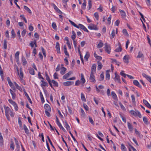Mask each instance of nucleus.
<instances>
[{"instance_id": "1", "label": "nucleus", "mask_w": 151, "mask_h": 151, "mask_svg": "<svg viewBox=\"0 0 151 151\" xmlns=\"http://www.w3.org/2000/svg\"><path fill=\"white\" fill-rule=\"evenodd\" d=\"M5 110V115L8 121H10L9 115L12 117L14 116L15 113L12 112L10 108L8 106H6L5 105L4 106Z\"/></svg>"}, {"instance_id": "25", "label": "nucleus", "mask_w": 151, "mask_h": 151, "mask_svg": "<svg viewBox=\"0 0 151 151\" xmlns=\"http://www.w3.org/2000/svg\"><path fill=\"white\" fill-rule=\"evenodd\" d=\"M111 94L112 98L116 100L117 99V97L114 92V91H112L111 93Z\"/></svg>"}, {"instance_id": "50", "label": "nucleus", "mask_w": 151, "mask_h": 151, "mask_svg": "<svg viewBox=\"0 0 151 151\" xmlns=\"http://www.w3.org/2000/svg\"><path fill=\"white\" fill-rule=\"evenodd\" d=\"M14 148V142H11L10 144V148L11 150H13Z\"/></svg>"}, {"instance_id": "19", "label": "nucleus", "mask_w": 151, "mask_h": 151, "mask_svg": "<svg viewBox=\"0 0 151 151\" xmlns=\"http://www.w3.org/2000/svg\"><path fill=\"white\" fill-rule=\"evenodd\" d=\"M41 82L42 83L41 84V86L42 87L43 86H48V84L46 82H45L43 80H41Z\"/></svg>"}, {"instance_id": "29", "label": "nucleus", "mask_w": 151, "mask_h": 151, "mask_svg": "<svg viewBox=\"0 0 151 151\" xmlns=\"http://www.w3.org/2000/svg\"><path fill=\"white\" fill-rule=\"evenodd\" d=\"M40 96L41 98V101L42 103H43L45 102L44 98L42 94L41 91L40 92Z\"/></svg>"}, {"instance_id": "5", "label": "nucleus", "mask_w": 151, "mask_h": 151, "mask_svg": "<svg viewBox=\"0 0 151 151\" xmlns=\"http://www.w3.org/2000/svg\"><path fill=\"white\" fill-rule=\"evenodd\" d=\"M105 50L108 54H110L111 52V47L109 45H108L106 43L105 44Z\"/></svg>"}, {"instance_id": "44", "label": "nucleus", "mask_w": 151, "mask_h": 151, "mask_svg": "<svg viewBox=\"0 0 151 151\" xmlns=\"http://www.w3.org/2000/svg\"><path fill=\"white\" fill-rule=\"evenodd\" d=\"M7 80L10 86H12L13 84L11 82L9 77H7Z\"/></svg>"}, {"instance_id": "17", "label": "nucleus", "mask_w": 151, "mask_h": 151, "mask_svg": "<svg viewBox=\"0 0 151 151\" xmlns=\"http://www.w3.org/2000/svg\"><path fill=\"white\" fill-rule=\"evenodd\" d=\"M118 45L119 46V47L116 48L115 50V51L116 52H121L122 50V48L121 46V45L119 43H118Z\"/></svg>"}, {"instance_id": "20", "label": "nucleus", "mask_w": 151, "mask_h": 151, "mask_svg": "<svg viewBox=\"0 0 151 151\" xmlns=\"http://www.w3.org/2000/svg\"><path fill=\"white\" fill-rule=\"evenodd\" d=\"M110 71V70H108L106 72V78L107 80H109L110 78V75L109 74V72Z\"/></svg>"}, {"instance_id": "58", "label": "nucleus", "mask_w": 151, "mask_h": 151, "mask_svg": "<svg viewBox=\"0 0 151 151\" xmlns=\"http://www.w3.org/2000/svg\"><path fill=\"white\" fill-rule=\"evenodd\" d=\"M26 32V30L25 29H24L22 31L21 33V35L22 37H23L25 35Z\"/></svg>"}, {"instance_id": "60", "label": "nucleus", "mask_w": 151, "mask_h": 151, "mask_svg": "<svg viewBox=\"0 0 151 151\" xmlns=\"http://www.w3.org/2000/svg\"><path fill=\"white\" fill-rule=\"evenodd\" d=\"M48 111H48L45 110V113L47 116L48 117H50V114Z\"/></svg>"}, {"instance_id": "59", "label": "nucleus", "mask_w": 151, "mask_h": 151, "mask_svg": "<svg viewBox=\"0 0 151 151\" xmlns=\"http://www.w3.org/2000/svg\"><path fill=\"white\" fill-rule=\"evenodd\" d=\"M53 77L55 79H58V74L56 72L54 74Z\"/></svg>"}, {"instance_id": "49", "label": "nucleus", "mask_w": 151, "mask_h": 151, "mask_svg": "<svg viewBox=\"0 0 151 151\" xmlns=\"http://www.w3.org/2000/svg\"><path fill=\"white\" fill-rule=\"evenodd\" d=\"M86 2L84 1L82 4L81 8L82 9L85 10L86 8Z\"/></svg>"}, {"instance_id": "54", "label": "nucleus", "mask_w": 151, "mask_h": 151, "mask_svg": "<svg viewBox=\"0 0 151 151\" xmlns=\"http://www.w3.org/2000/svg\"><path fill=\"white\" fill-rule=\"evenodd\" d=\"M89 122L93 125H94V123L93 121L92 118L91 116H89Z\"/></svg>"}, {"instance_id": "51", "label": "nucleus", "mask_w": 151, "mask_h": 151, "mask_svg": "<svg viewBox=\"0 0 151 151\" xmlns=\"http://www.w3.org/2000/svg\"><path fill=\"white\" fill-rule=\"evenodd\" d=\"M52 28L55 30H57V26L55 22H53L52 24Z\"/></svg>"}, {"instance_id": "10", "label": "nucleus", "mask_w": 151, "mask_h": 151, "mask_svg": "<svg viewBox=\"0 0 151 151\" xmlns=\"http://www.w3.org/2000/svg\"><path fill=\"white\" fill-rule=\"evenodd\" d=\"M115 77L114 78V80L115 81H118L119 83H120V76L116 73H115Z\"/></svg>"}, {"instance_id": "13", "label": "nucleus", "mask_w": 151, "mask_h": 151, "mask_svg": "<svg viewBox=\"0 0 151 151\" xmlns=\"http://www.w3.org/2000/svg\"><path fill=\"white\" fill-rule=\"evenodd\" d=\"M44 107L45 110L48 111H51V109L50 106L48 104H45L44 105Z\"/></svg>"}, {"instance_id": "39", "label": "nucleus", "mask_w": 151, "mask_h": 151, "mask_svg": "<svg viewBox=\"0 0 151 151\" xmlns=\"http://www.w3.org/2000/svg\"><path fill=\"white\" fill-rule=\"evenodd\" d=\"M122 32L124 35L126 36H129V35L128 33L127 30L126 29H124L122 30Z\"/></svg>"}, {"instance_id": "52", "label": "nucleus", "mask_w": 151, "mask_h": 151, "mask_svg": "<svg viewBox=\"0 0 151 151\" xmlns=\"http://www.w3.org/2000/svg\"><path fill=\"white\" fill-rule=\"evenodd\" d=\"M45 74H46L45 76H46V80L48 81V82L51 81V80L50 79V78H49L48 76V75L47 73H46Z\"/></svg>"}, {"instance_id": "21", "label": "nucleus", "mask_w": 151, "mask_h": 151, "mask_svg": "<svg viewBox=\"0 0 151 151\" xmlns=\"http://www.w3.org/2000/svg\"><path fill=\"white\" fill-rule=\"evenodd\" d=\"M72 34L73 35L71 36V38L73 40H75V39L76 37V35L74 31H72Z\"/></svg>"}, {"instance_id": "12", "label": "nucleus", "mask_w": 151, "mask_h": 151, "mask_svg": "<svg viewBox=\"0 0 151 151\" xmlns=\"http://www.w3.org/2000/svg\"><path fill=\"white\" fill-rule=\"evenodd\" d=\"M133 83L134 84L138 86V87L141 88L142 87L141 86L139 82H138V81L137 80H134L133 81Z\"/></svg>"}, {"instance_id": "18", "label": "nucleus", "mask_w": 151, "mask_h": 151, "mask_svg": "<svg viewBox=\"0 0 151 151\" xmlns=\"http://www.w3.org/2000/svg\"><path fill=\"white\" fill-rule=\"evenodd\" d=\"M142 75L143 76L146 78L147 80L150 82L151 81V77L150 76H148V75H146L145 73H143L142 74Z\"/></svg>"}, {"instance_id": "3", "label": "nucleus", "mask_w": 151, "mask_h": 151, "mask_svg": "<svg viewBox=\"0 0 151 151\" xmlns=\"http://www.w3.org/2000/svg\"><path fill=\"white\" fill-rule=\"evenodd\" d=\"M88 28L90 29H94L97 30L98 28L97 27V26L93 24H90V25L88 26Z\"/></svg>"}, {"instance_id": "46", "label": "nucleus", "mask_w": 151, "mask_h": 151, "mask_svg": "<svg viewBox=\"0 0 151 151\" xmlns=\"http://www.w3.org/2000/svg\"><path fill=\"white\" fill-rule=\"evenodd\" d=\"M65 127L68 130H70V127L69 125L68 124L67 122L66 121H65Z\"/></svg>"}, {"instance_id": "43", "label": "nucleus", "mask_w": 151, "mask_h": 151, "mask_svg": "<svg viewBox=\"0 0 151 151\" xmlns=\"http://www.w3.org/2000/svg\"><path fill=\"white\" fill-rule=\"evenodd\" d=\"M20 73H19V74H18L19 75L20 78H23V74L22 72V68H20Z\"/></svg>"}, {"instance_id": "56", "label": "nucleus", "mask_w": 151, "mask_h": 151, "mask_svg": "<svg viewBox=\"0 0 151 151\" xmlns=\"http://www.w3.org/2000/svg\"><path fill=\"white\" fill-rule=\"evenodd\" d=\"M116 9V7L115 6H112V7L111 9V11L113 13H114Z\"/></svg>"}, {"instance_id": "37", "label": "nucleus", "mask_w": 151, "mask_h": 151, "mask_svg": "<svg viewBox=\"0 0 151 151\" xmlns=\"http://www.w3.org/2000/svg\"><path fill=\"white\" fill-rule=\"evenodd\" d=\"M121 148L122 151H127V149L124 145L122 144L121 145Z\"/></svg>"}, {"instance_id": "24", "label": "nucleus", "mask_w": 151, "mask_h": 151, "mask_svg": "<svg viewBox=\"0 0 151 151\" xmlns=\"http://www.w3.org/2000/svg\"><path fill=\"white\" fill-rule=\"evenodd\" d=\"M29 73L32 75H34L35 74L34 70L33 68H30L29 69Z\"/></svg>"}, {"instance_id": "16", "label": "nucleus", "mask_w": 151, "mask_h": 151, "mask_svg": "<svg viewBox=\"0 0 151 151\" xmlns=\"http://www.w3.org/2000/svg\"><path fill=\"white\" fill-rule=\"evenodd\" d=\"M127 125L129 130L130 132H132L133 130V127L132 125L129 122H127Z\"/></svg>"}, {"instance_id": "22", "label": "nucleus", "mask_w": 151, "mask_h": 151, "mask_svg": "<svg viewBox=\"0 0 151 151\" xmlns=\"http://www.w3.org/2000/svg\"><path fill=\"white\" fill-rule=\"evenodd\" d=\"M98 66L97 68V70H100L102 68L103 65L102 63L98 61Z\"/></svg>"}, {"instance_id": "2", "label": "nucleus", "mask_w": 151, "mask_h": 151, "mask_svg": "<svg viewBox=\"0 0 151 151\" xmlns=\"http://www.w3.org/2000/svg\"><path fill=\"white\" fill-rule=\"evenodd\" d=\"M132 115H134L135 116H138L139 118H141L142 117V115L138 111H135L133 110H131L130 111Z\"/></svg>"}, {"instance_id": "62", "label": "nucleus", "mask_w": 151, "mask_h": 151, "mask_svg": "<svg viewBox=\"0 0 151 151\" xmlns=\"http://www.w3.org/2000/svg\"><path fill=\"white\" fill-rule=\"evenodd\" d=\"M69 74L68 73L66 74L63 77V79H65L69 77Z\"/></svg>"}, {"instance_id": "27", "label": "nucleus", "mask_w": 151, "mask_h": 151, "mask_svg": "<svg viewBox=\"0 0 151 151\" xmlns=\"http://www.w3.org/2000/svg\"><path fill=\"white\" fill-rule=\"evenodd\" d=\"M52 83L53 85V86L55 87H58V84L57 82L56 81L52 80H51Z\"/></svg>"}, {"instance_id": "48", "label": "nucleus", "mask_w": 151, "mask_h": 151, "mask_svg": "<svg viewBox=\"0 0 151 151\" xmlns=\"http://www.w3.org/2000/svg\"><path fill=\"white\" fill-rule=\"evenodd\" d=\"M9 102L11 104H12L13 106L15 105V104H16V102L13 101L11 99H9L8 100Z\"/></svg>"}, {"instance_id": "57", "label": "nucleus", "mask_w": 151, "mask_h": 151, "mask_svg": "<svg viewBox=\"0 0 151 151\" xmlns=\"http://www.w3.org/2000/svg\"><path fill=\"white\" fill-rule=\"evenodd\" d=\"M131 98H132V102L133 103H135V98L134 95H132L131 96Z\"/></svg>"}, {"instance_id": "33", "label": "nucleus", "mask_w": 151, "mask_h": 151, "mask_svg": "<svg viewBox=\"0 0 151 151\" xmlns=\"http://www.w3.org/2000/svg\"><path fill=\"white\" fill-rule=\"evenodd\" d=\"M24 8L28 12H29L30 14H32V12L30 9L26 6H24Z\"/></svg>"}, {"instance_id": "38", "label": "nucleus", "mask_w": 151, "mask_h": 151, "mask_svg": "<svg viewBox=\"0 0 151 151\" xmlns=\"http://www.w3.org/2000/svg\"><path fill=\"white\" fill-rule=\"evenodd\" d=\"M69 21L70 22V24H72V25L74 27H76L77 28H79V26L77 25L75 23L71 21L70 20H69Z\"/></svg>"}, {"instance_id": "63", "label": "nucleus", "mask_w": 151, "mask_h": 151, "mask_svg": "<svg viewBox=\"0 0 151 151\" xmlns=\"http://www.w3.org/2000/svg\"><path fill=\"white\" fill-rule=\"evenodd\" d=\"M94 16L96 19L98 20L99 19V14L97 12H96L94 14Z\"/></svg>"}, {"instance_id": "32", "label": "nucleus", "mask_w": 151, "mask_h": 151, "mask_svg": "<svg viewBox=\"0 0 151 151\" xmlns=\"http://www.w3.org/2000/svg\"><path fill=\"white\" fill-rule=\"evenodd\" d=\"M81 99L83 101L86 102V100L85 96L83 93H81Z\"/></svg>"}, {"instance_id": "11", "label": "nucleus", "mask_w": 151, "mask_h": 151, "mask_svg": "<svg viewBox=\"0 0 151 151\" xmlns=\"http://www.w3.org/2000/svg\"><path fill=\"white\" fill-rule=\"evenodd\" d=\"M74 83L73 81H68L63 83V85L65 86H68L73 84Z\"/></svg>"}, {"instance_id": "23", "label": "nucleus", "mask_w": 151, "mask_h": 151, "mask_svg": "<svg viewBox=\"0 0 151 151\" xmlns=\"http://www.w3.org/2000/svg\"><path fill=\"white\" fill-rule=\"evenodd\" d=\"M90 56V54L89 52H87L86 55H85L84 58L86 61H87Z\"/></svg>"}, {"instance_id": "6", "label": "nucleus", "mask_w": 151, "mask_h": 151, "mask_svg": "<svg viewBox=\"0 0 151 151\" xmlns=\"http://www.w3.org/2000/svg\"><path fill=\"white\" fill-rule=\"evenodd\" d=\"M94 73H91L90 77L89 78V80L91 82H95L96 80L95 79V77L94 75Z\"/></svg>"}, {"instance_id": "4", "label": "nucleus", "mask_w": 151, "mask_h": 151, "mask_svg": "<svg viewBox=\"0 0 151 151\" xmlns=\"http://www.w3.org/2000/svg\"><path fill=\"white\" fill-rule=\"evenodd\" d=\"M19 51L17 52L15 54V58L16 59V61L17 64H19Z\"/></svg>"}, {"instance_id": "41", "label": "nucleus", "mask_w": 151, "mask_h": 151, "mask_svg": "<svg viewBox=\"0 0 151 151\" xmlns=\"http://www.w3.org/2000/svg\"><path fill=\"white\" fill-rule=\"evenodd\" d=\"M103 44L102 43L101 41L100 40L99 43L97 45V47L98 48H99L102 47L103 46Z\"/></svg>"}, {"instance_id": "34", "label": "nucleus", "mask_w": 151, "mask_h": 151, "mask_svg": "<svg viewBox=\"0 0 151 151\" xmlns=\"http://www.w3.org/2000/svg\"><path fill=\"white\" fill-rule=\"evenodd\" d=\"M63 50L65 55L68 56H69V54L67 52L66 47L65 45L64 46Z\"/></svg>"}, {"instance_id": "40", "label": "nucleus", "mask_w": 151, "mask_h": 151, "mask_svg": "<svg viewBox=\"0 0 151 151\" xmlns=\"http://www.w3.org/2000/svg\"><path fill=\"white\" fill-rule=\"evenodd\" d=\"M115 36V30L113 29L110 35V38L111 39L113 38Z\"/></svg>"}, {"instance_id": "36", "label": "nucleus", "mask_w": 151, "mask_h": 151, "mask_svg": "<svg viewBox=\"0 0 151 151\" xmlns=\"http://www.w3.org/2000/svg\"><path fill=\"white\" fill-rule=\"evenodd\" d=\"M143 121L144 123L147 125H148L149 124V122L147 118L144 116L143 117Z\"/></svg>"}, {"instance_id": "15", "label": "nucleus", "mask_w": 151, "mask_h": 151, "mask_svg": "<svg viewBox=\"0 0 151 151\" xmlns=\"http://www.w3.org/2000/svg\"><path fill=\"white\" fill-rule=\"evenodd\" d=\"M119 12L121 13V16L122 18H125L126 17V14L125 12L121 9L119 10Z\"/></svg>"}, {"instance_id": "47", "label": "nucleus", "mask_w": 151, "mask_h": 151, "mask_svg": "<svg viewBox=\"0 0 151 151\" xmlns=\"http://www.w3.org/2000/svg\"><path fill=\"white\" fill-rule=\"evenodd\" d=\"M88 10L90 9L92 6V4L91 0H89L88 1Z\"/></svg>"}, {"instance_id": "14", "label": "nucleus", "mask_w": 151, "mask_h": 151, "mask_svg": "<svg viewBox=\"0 0 151 151\" xmlns=\"http://www.w3.org/2000/svg\"><path fill=\"white\" fill-rule=\"evenodd\" d=\"M143 102L144 104L148 108L151 109V106L148 102L145 100L143 99Z\"/></svg>"}, {"instance_id": "53", "label": "nucleus", "mask_w": 151, "mask_h": 151, "mask_svg": "<svg viewBox=\"0 0 151 151\" xmlns=\"http://www.w3.org/2000/svg\"><path fill=\"white\" fill-rule=\"evenodd\" d=\"M7 41L6 40H5L4 41V48L6 49H7Z\"/></svg>"}, {"instance_id": "30", "label": "nucleus", "mask_w": 151, "mask_h": 151, "mask_svg": "<svg viewBox=\"0 0 151 151\" xmlns=\"http://www.w3.org/2000/svg\"><path fill=\"white\" fill-rule=\"evenodd\" d=\"M81 80L82 81V82L83 84L82 86H83V84L86 81L84 78V76H83V74L82 73L81 74Z\"/></svg>"}, {"instance_id": "61", "label": "nucleus", "mask_w": 151, "mask_h": 151, "mask_svg": "<svg viewBox=\"0 0 151 151\" xmlns=\"http://www.w3.org/2000/svg\"><path fill=\"white\" fill-rule=\"evenodd\" d=\"M16 88L21 91H22V89L21 87L19 86L18 84L15 86Z\"/></svg>"}, {"instance_id": "35", "label": "nucleus", "mask_w": 151, "mask_h": 151, "mask_svg": "<svg viewBox=\"0 0 151 151\" xmlns=\"http://www.w3.org/2000/svg\"><path fill=\"white\" fill-rule=\"evenodd\" d=\"M66 69L65 68L63 67L62 68L61 70L60 71V73L62 75H63L65 73V72L66 71Z\"/></svg>"}, {"instance_id": "26", "label": "nucleus", "mask_w": 151, "mask_h": 151, "mask_svg": "<svg viewBox=\"0 0 151 151\" xmlns=\"http://www.w3.org/2000/svg\"><path fill=\"white\" fill-rule=\"evenodd\" d=\"M23 128L25 133L27 134H29V130L25 124L24 125Z\"/></svg>"}, {"instance_id": "45", "label": "nucleus", "mask_w": 151, "mask_h": 151, "mask_svg": "<svg viewBox=\"0 0 151 151\" xmlns=\"http://www.w3.org/2000/svg\"><path fill=\"white\" fill-rule=\"evenodd\" d=\"M12 37L13 38H14L16 36V34L13 29L11 31Z\"/></svg>"}, {"instance_id": "9", "label": "nucleus", "mask_w": 151, "mask_h": 151, "mask_svg": "<svg viewBox=\"0 0 151 151\" xmlns=\"http://www.w3.org/2000/svg\"><path fill=\"white\" fill-rule=\"evenodd\" d=\"M55 48L57 52L58 53H60V44L58 42L56 43Z\"/></svg>"}, {"instance_id": "28", "label": "nucleus", "mask_w": 151, "mask_h": 151, "mask_svg": "<svg viewBox=\"0 0 151 151\" xmlns=\"http://www.w3.org/2000/svg\"><path fill=\"white\" fill-rule=\"evenodd\" d=\"M135 134L137 135L140 138H142V135L140 134V132L137 130V129H134Z\"/></svg>"}, {"instance_id": "64", "label": "nucleus", "mask_w": 151, "mask_h": 151, "mask_svg": "<svg viewBox=\"0 0 151 151\" xmlns=\"http://www.w3.org/2000/svg\"><path fill=\"white\" fill-rule=\"evenodd\" d=\"M83 107L86 110L88 111V106L85 104H83Z\"/></svg>"}, {"instance_id": "8", "label": "nucleus", "mask_w": 151, "mask_h": 151, "mask_svg": "<svg viewBox=\"0 0 151 151\" xmlns=\"http://www.w3.org/2000/svg\"><path fill=\"white\" fill-rule=\"evenodd\" d=\"M129 56L128 55H125L123 58V59L124 61V63H127L128 64L129 63Z\"/></svg>"}, {"instance_id": "31", "label": "nucleus", "mask_w": 151, "mask_h": 151, "mask_svg": "<svg viewBox=\"0 0 151 151\" xmlns=\"http://www.w3.org/2000/svg\"><path fill=\"white\" fill-rule=\"evenodd\" d=\"M24 94H25V96H26V97H27V98L28 99V101L29 102V103H30L31 104H32V101H31V99H30V98L29 97V96L28 95L27 93L25 91L24 92Z\"/></svg>"}, {"instance_id": "7", "label": "nucleus", "mask_w": 151, "mask_h": 151, "mask_svg": "<svg viewBox=\"0 0 151 151\" xmlns=\"http://www.w3.org/2000/svg\"><path fill=\"white\" fill-rule=\"evenodd\" d=\"M96 70V65L95 64H93L91 68V73H95Z\"/></svg>"}, {"instance_id": "42", "label": "nucleus", "mask_w": 151, "mask_h": 151, "mask_svg": "<svg viewBox=\"0 0 151 151\" xmlns=\"http://www.w3.org/2000/svg\"><path fill=\"white\" fill-rule=\"evenodd\" d=\"M22 61L23 63V65H25L27 64V60L25 59V58L22 57Z\"/></svg>"}, {"instance_id": "55", "label": "nucleus", "mask_w": 151, "mask_h": 151, "mask_svg": "<svg viewBox=\"0 0 151 151\" xmlns=\"http://www.w3.org/2000/svg\"><path fill=\"white\" fill-rule=\"evenodd\" d=\"M119 104L121 108L122 109L124 110H126L125 108V107L124 106H123V105L122 104V103L120 102H119Z\"/></svg>"}]
</instances>
